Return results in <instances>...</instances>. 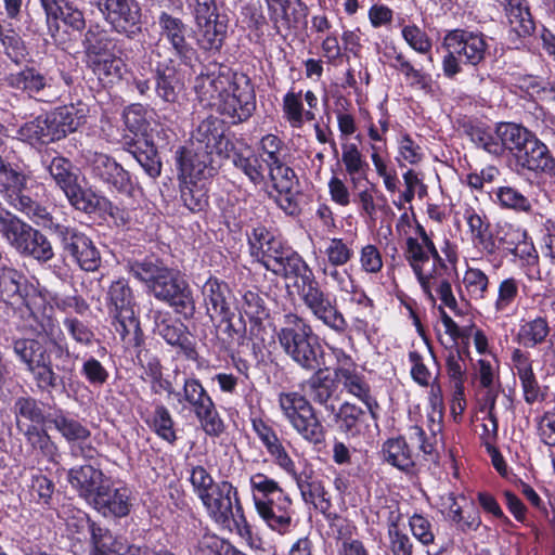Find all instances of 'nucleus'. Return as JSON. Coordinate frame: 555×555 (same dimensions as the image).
I'll list each match as a JSON object with an SVG mask.
<instances>
[{"label":"nucleus","mask_w":555,"mask_h":555,"mask_svg":"<svg viewBox=\"0 0 555 555\" xmlns=\"http://www.w3.org/2000/svg\"><path fill=\"white\" fill-rule=\"evenodd\" d=\"M194 90L201 102L215 107L231 125L248 120L256 109V95L248 78L227 65L210 62L193 67Z\"/></svg>","instance_id":"obj_1"},{"label":"nucleus","mask_w":555,"mask_h":555,"mask_svg":"<svg viewBox=\"0 0 555 555\" xmlns=\"http://www.w3.org/2000/svg\"><path fill=\"white\" fill-rule=\"evenodd\" d=\"M416 237H409L406 241V257L413 268L422 289L426 296L435 301L433 288L436 289L440 300L449 308L456 306L451 284L444 274L448 271L439 256L430 235L422 225L416 228Z\"/></svg>","instance_id":"obj_2"},{"label":"nucleus","mask_w":555,"mask_h":555,"mask_svg":"<svg viewBox=\"0 0 555 555\" xmlns=\"http://www.w3.org/2000/svg\"><path fill=\"white\" fill-rule=\"evenodd\" d=\"M250 255L266 270L284 280L299 284L313 273L306 260L281 238L275 237L264 227L253 228L248 233Z\"/></svg>","instance_id":"obj_3"},{"label":"nucleus","mask_w":555,"mask_h":555,"mask_svg":"<svg viewBox=\"0 0 555 555\" xmlns=\"http://www.w3.org/2000/svg\"><path fill=\"white\" fill-rule=\"evenodd\" d=\"M129 272L143 282L154 297L169 304L185 318L195 312V301L188 284L176 279L173 272L158 260L144 259L129 262Z\"/></svg>","instance_id":"obj_4"},{"label":"nucleus","mask_w":555,"mask_h":555,"mask_svg":"<svg viewBox=\"0 0 555 555\" xmlns=\"http://www.w3.org/2000/svg\"><path fill=\"white\" fill-rule=\"evenodd\" d=\"M283 142L274 134L262 137L259 142L257 156L266 166L270 185L279 207L288 216H296L300 211L298 203L297 177L282 157Z\"/></svg>","instance_id":"obj_5"},{"label":"nucleus","mask_w":555,"mask_h":555,"mask_svg":"<svg viewBox=\"0 0 555 555\" xmlns=\"http://www.w3.org/2000/svg\"><path fill=\"white\" fill-rule=\"evenodd\" d=\"M0 293L4 300H21L29 312L31 320H38L42 327L51 335L59 334L55 322L49 314L51 308L48 306L50 295L46 287L38 282H30L18 270L11 267L0 269Z\"/></svg>","instance_id":"obj_6"},{"label":"nucleus","mask_w":555,"mask_h":555,"mask_svg":"<svg viewBox=\"0 0 555 555\" xmlns=\"http://www.w3.org/2000/svg\"><path fill=\"white\" fill-rule=\"evenodd\" d=\"M276 336L283 351L297 365L307 371L319 370L322 347L311 325L302 317L293 312L284 314Z\"/></svg>","instance_id":"obj_7"},{"label":"nucleus","mask_w":555,"mask_h":555,"mask_svg":"<svg viewBox=\"0 0 555 555\" xmlns=\"http://www.w3.org/2000/svg\"><path fill=\"white\" fill-rule=\"evenodd\" d=\"M195 139L198 142L195 149L181 147L176 152L181 182H206L216 171L211 165V154L223 139L216 121L201 122Z\"/></svg>","instance_id":"obj_8"},{"label":"nucleus","mask_w":555,"mask_h":555,"mask_svg":"<svg viewBox=\"0 0 555 555\" xmlns=\"http://www.w3.org/2000/svg\"><path fill=\"white\" fill-rule=\"evenodd\" d=\"M3 153L4 149L0 143V192L12 208L29 220L47 224L50 221L47 207L26 194L27 186L33 181L30 173L23 164L8 162Z\"/></svg>","instance_id":"obj_9"},{"label":"nucleus","mask_w":555,"mask_h":555,"mask_svg":"<svg viewBox=\"0 0 555 555\" xmlns=\"http://www.w3.org/2000/svg\"><path fill=\"white\" fill-rule=\"evenodd\" d=\"M105 300L114 331L124 343L139 346L142 343V331L134 295L128 282L124 279L112 282Z\"/></svg>","instance_id":"obj_10"},{"label":"nucleus","mask_w":555,"mask_h":555,"mask_svg":"<svg viewBox=\"0 0 555 555\" xmlns=\"http://www.w3.org/2000/svg\"><path fill=\"white\" fill-rule=\"evenodd\" d=\"M201 502L208 517L218 526L240 535L249 533L238 490L230 481L217 482L215 490Z\"/></svg>","instance_id":"obj_11"},{"label":"nucleus","mask_w":555,"mask_h":555,"mask_svg":"<svg viewBox=\"0 0 555 555\" xmlns=\"http://www.w3.org/2000/svg\"><path fill=\"white\" fill-rule=\"evenodd\" d=\"M278 403L283 417L305 441L312 444L324 441V426L305 395L298 391H282L278 396Z\"/></svg>","instance_id":"obj_12"},{"label":"nucleus","mask_w":555,"mask_h":555,"mask_svg":"<svg viewBox=\"0 0 555 555\" xmlns=\"http://www.w3.org/2000/svg\"><path fill=\"white\" fill-rule=\"evenodd\" d=\"M175 399L178 412L194 413L207 435L218 437L223 433V421L211 397L197 378H185L182 390L175 393Z\"/></svg>","instance_id":"obj_13"},{"label":"nucleus","mask_w":555,"mask_h":555,"mask_svg":"<svg viewBox=\"0 0 555 555\" xmlns=\"http://www.w3.org/2000/svg\"><path fill=\"white\" fill-rule=\"evenodd\" d=\"M299 299L315 320L336 333H344L347 321L337 308L336 299L321 288L314 273L294 284Z\"/></svg>","instance_id":"obj_14"},{"label":"nucleus","mask_w":555,"mask_h":555,"mask_svg":"<svg viewBox=\"0 0 555 555\" xmlns=\"http://www.w3.org/2000/svg\"><path fill=\"white\" fill-rule=\"evenodd\" d=\"M87 173L95 182L129 197L133 196L137 184L130 172L112 156L96 151L87 150L81 154Z\"/></svg>","instance_id":"obj_15"},{"label":"nucleus","mask_w":555,"mask_h":555,"mask_svg":"<svg viewBox=\"0 0 555 555\" xmlns=\"http://www.w3.org/2000/svg\"><path fill=\"white\" fill-rule=\"evenodd\" d=\"M50 221L41 224L30 220L35 224L52 230L61 242L63 250L73 258L80 269L93 272L101 264L100 251L93 242L82 232L75 228L55 223L51 214L48 211Z\"/></svg>","instance_id":"obj_16"},{"label":"nucleus","mask_w":555,"mask_h":555,"mask_svg":"<svg viewBox=\"0 0 555 555\" xmlns=\"http://www.w3.org/2000/svg\"><path fill=\"white\" fill-rule=\"evenodd\" d=\"M13 352L26 365L39 389L50 390L56 387L57 375L53 371L51 356L40 341L16 339L13 343Z\"/></svg>","instance_id":"obj_17"},{"label":"nucleus","mask_w":555,"mask_h":555,"mask_svg":"<svg viewBox=\"0 0 555 555\" xmlns=\"http://www.w3.org/2000/svg\"><path fill=\"white\" fill-rule=\"evenodd\" d=\"M112 42L103 37H87L85 42L88 64L104 83L121 79L125 64L111 52Z\"/></svg>","instance_id":"obj_18"},{"label":"nucleus","mask_w":555,"mask_h":555,"mask_svg":"<svg viewBox=\"0 0 555 555\" xmlns=\"http://www.w3.org/2000/svg\"><path fill=\"white\" fill-rule=\"evenodd\" d=\"M373 408L376 410V416L371 418V411L365 413L359 406L345 402L340 405L336 420L338 427L347 436L356 437L362 435L369 442L374 441L379 435L377 424L378 418V403L373 402Z\"/></svg>","instance_id":"obj_19"},{"label":"nucleus","mask_w":555,"mask_h":555,"mask_svg":"<svg viewBox=\"0 0 555 555\" xmlns=\"http://www.w3.org/2000/svg\"><path fill=\"white\" fill-rule=\"evenodd\" d=\"M46 12L48 30L51 35L81 31L85 28L82 13L66 0H40Z\"/></svg>","instance_id":"obj_20"},{"label":"nucleus","mask_w":555,"mask_h":555,"mask_svg":"<svg viewBox=\"0 0 555 555\" xmlns=\"http://www.w3.org/2000/svg\"><path fill=\"white\" fill-rule=\"evenodd\" d=\"M131 491L111 478L89 504L104 517H125L130 512Z\"/></svg>","instance_id":"obj_21"},{"label":"nucleus","mask_w":555,"mask_h":555,"mask_svg":"<svg viewBox=\"0 0 555 555\" xmlns=\"http://www.w3.org/2000/svg\"><path fill=\"white\" fill-rule=\"evenodd\" d=\"M292 506V499L284 492L266 502H258V506L255 508L271 530L280 534H286L294 526Z\"/></svg>","instance_id":"obj_22"},{"label":"nucleus","mask_w":555,"mask_h":555,"mask_svg":"<svg viewBox=\"0 0 555 555\" xmlns=\"http://www.w3.org/2000/svg\"><path fill=\"white\" fill-rule=\"evenodd\" d=\"M48 294L50 295L48 306L51 308V312L49 314L51 315V319H53V321L55 322L56 327L59 330V334H55V336H51L42 327L41 323L38 320H31L33 325L35 331L38 332V334L44 335L48 338V340L54 346H56L62 353H66L68 356V348L66 345H64L65 335L60 326L57 318L55 317L54 309L57 308L59 310L66 313L73 310L78 314H83L88 309V305L82 298L77 296L59 297L56 294H53L50 291H48Z\"/></svg>","instance_id":"obj_23"},{"label":"nucleus","mask_w":555,"mask_h":555,"mask_svg":"<svg viewBox=\"0 0 555 555\" xmlns=\"http://www.w3.org/2000/svg\"><path fill=\"white\" fill-rule=\"evenodd\" d=\"M111 477L92 465L74 467L68 472V482L89 505Z\"/></svg>","instance_id":"obj_24"},{"label":"nucleus","mask_w":555,"mask_h":555,"mask_svg":"<svg viewBox=\"0 0 555 555\" xmlns=\"http://www.w3.org/2000/svg\"><path fill=\"white\" fill-rule=\"evenodd\" d=\"M517 164L534 173L555 171V158L548 147L534 134L525 145L524 150L516 156Z\"/></svg>","instance_id":"obj_25"},{"label":"nucleus","mask_w":555,"mask_h":555,"mask_svg":"<svg viewBox=\"0 0 555 555\" xmlns=\"http://www.w3.org/2000/svg\"><path fill=\"white\" fill-rule=\"evenodd\" d=\"M91 533V540L94 545L93 555H132L135 545H131L126 539L114 537L107 529L98 526L95 522H89L83 516Z\"/></svg>","instance_id":"obj_26"},{"label":"nucleus","mask_w":555,"mask_h":555,"mask_svg":"<svg viewBox=\"0 0 555 555\" xmlns=\"http://www.w3.org/2000/svg\"><path fill=\"white\" fill-rule=\"evenodd\" d=\"M336 384L341 386L343 390L360 399L371 411V418L376 416V410L373 408V400L370 396V386L358 366L345 370H334Z\"/></svg>","instance_id":"obj_27"},{"label":"nucleus","mask_w":555,"mask_h":555,"mask_svg":"<svg viewBox=\"0 0 555 555\" xmlns=\"http://www.w3.org/2000/svg\"><path fill=\"white\" fill-rule=\"evenodd\" d=\"M155 332L168 345L180 348L188 359H195L196 350L186 334V327L183 323L170 318L159 317L155 321Z\"/></svg>","instance_id":"obj_28"},{"label":"nucleus","mask_w":555,"mask_h":555,"mask_svg":"<svg viewBox=\"0 0 555 555\" xmlns=\"http://www.w3.org/2000/svg\"><path fill=\"white\" fill-rule=\"evenodd\" d=\"M202 295L211 319H225L230 312V289L228 285L216 278H209L202 287Z\"/></svg>","instance_id":"obj_29"},{"label":"nucleus","mask_w":555,"mask_h":555,"mask_svg":"<svg viewBox=\"0 0 555 555\" xmlns=\"http://www.w3.org/2000/svg\"><path fill=\"white\" fill-rule=\"evenodd\" d=\"M34 227L16 215L0 207V236L17 254L24 246Z\"/></svg>","instance_id":"obj_30"},{"label":"nucleus","mask_w":555,"mask_h":555,"mask_svg":"<svg viewBox=\"0 0 555 555\" xmlns=\"http://www.w3.org/2000/svg\"><path fill=\"white\" fill-rule=\"evenodd\" d=\"M13 414L16 426L24 431L27 425L37 426L46 422V415L42 403L28 395L17 397L14 400Z\"/></svg>","instance_id":"obj_31"},{"label":"nucleus","mask_w":555,"mask_h":555,"mask_svg":"<svg viewBox=\"0 0 555 555\" xmlns=\"http://www.w3.org/2000/svg\"><path fill=\"white\" fill-rule=\"evenodd\" d=\"M495 133L499 139V145H501V155L507 150L515 157L534 135L527 128L514 122L500 124L495 129Z\"/></svg>","instance_id":"obj_32"},{"label":"nucleus","mask_w":555,"mask_h":555,"mask_svg":"<svg viewBox=\"0 0 555 555\" xmlns=\"http://www.w3.org/2000/svg\"><path fill=\"white\" fill-rule=\"evenodd\" d=\"M195 20L203 35H225L228 25L217 14L216 0H196Z\"/></svg>","instance_id":"obj_33"},{"label":"nucleus","mask_w":555,"mask_h":555,"mask_svg":"<svg viewBox=\"0 0 555 555\" xmlns=\"http://www.w3.org/2000/svg\"><path fill=\"white\" fill-rule=\"evenodd\" d=\"M464 218L469 228L473 243L487 253H493L495 244L486 217L476 212L473 208H467L464 212Z\"/></svg>","instance_id":"obj_34"},{"label":"nucleus","mask_w":555,"mask_h":555,"mask_svg":"<svg viewBox=\"0 0 555 555\" xmlns=\"http://www.w3.org/2000/svg\"><path fill=\"white\" fill-rule=\"evenodd\" d=\"M253 429L258 439L266 448L268 454L271 456L273 463L278 465L284 457L288 455L285 447L279 438L275 430L261 418H254L251 421Z\"/></svg>","instance_id":"obj_35"},{"label":"nucleus","mask_w":555,"mask_h":555,"mask_svg":"<svg viewBox=\"0 0 555 555\" xmlns=\"http://www.w3.org/2000/svg\"><path fill=\"white\" fill-rule=\"evenodd\" d=\"M283 114L292 128L300 129L306 121L315 118L313 111L305 109L302 92L288 91L283 98Z\"/></svg>","instance_id":"obj_36"},{"label":"nucleus","mask_w":555,"mask_h":555,"mask_svg":"<svg viewBox=\"0 0 555 555\" xmlns=\"http://www.w3.org/2000/svg\"><path fill=\"white\" fill-rule=\"evenodd\" d=\"M7 85L13 89L22 90L30 96L37 94L46 86V78L34 68H24L21 70H11L4 77Z\"/></svg>","instance_id":"obj_37"},{"label":"nucleus","mask_w":555,"mask_h":555,"mask_svg":"<svg viewBox=\"0 0 555 555\" xmlns=\"http://www.w3.org/2000/svg\"><path fill=\"white\" fill-rule=\"evenodd\" d=\"M18 255L31 258L39 263H47L54 258V249L49 238L34 228Z\"/></svg>","instance_id":"obj_38"},{"label":"nucleus","mask_w":555,"mask_h":555,"mask_svg":"<svg viewBox=\"0 0 555 555\" xmlns=\"http://www.w3.org/2000/svg\"><path fill=\"white\" fill-rule=\"evenodd\" d=\"M232 163L255 185L270 184L266 166L257 154L250 153L248 155H244L243 153H234L232 156Z\"/></svg>","instance_id":"obj_39"},{"label":"nucleus","mask_w":555,"mask_h":555,"mask_svg":"<svg viewBox=\"0 0 555 555\" xmlns=\"http://www.w3.org/2000/svg\"><path fill=\"white\" fill-rule=\"evenodd\" d=\"M42 164L56 185L65 192L70 185L77 181V176L73 172L72 163L62 156H44Z\"/></svg>","instance_id":"obj_40"},{"label":"nucleus","mask_w":555,"mask_h":555,"mask_svg":"<svg viewBox=\"0 0 555 555\" xmlns=\"http://www.w3.org/2000/svg\"><path fill=\"white\" fill-rule=\"evenodd\" d=\"M335 389V378H332L328 375H322L321 372L312 375L302 385V390L307 396H309L314 402L321 405H325L326 408L327 402L332 398Z\"/></svg>","instance_id":"obj_41"},{"label":"nucleus","mask_w":555,"mask_h":555,"mask_svg":"<svg viewBox=\"0 0 555 555\" xmlns=\"http://www.w3.org/2000/svg\"><path fill=\"white\" fill-rule=\"evenodd\" d=\"M249 488L255 507L258 506V502H266L285 492L275 479L263 473L249 476Z\"/></svg>","instance_id":"obj_42"},{"label":"nucleus","mask_w":555,"mask_h":555,"mask_svg":"<svg viewBox=\"0 0 555 555\" xmlns=\"http://www.w3.org/2000/svg\"><path fill=\"white\" fill-rule=\"evenodd\" d=\"M55 429L66 439L67 442H85L89 439L91 433L80 422L68 417L65 414L57 413L50 420Z\"/></svg>","instance_id":"obj_43"},{"label":"nucleus","mask_w":555,"mask_h":555,"mask_svg":"<svg viewBox=\"0 0 555 555\" xmlns=\"http://www.w3.org/2000/svg\"><path fill=\"white\" fill-rule=\"evenodd\" d=\"M27 443L34 451L46 457L50 462H54L57 456V447L51 440L46 430L39 429L37 426L27 425L23 431Z\"/></svg>","instance_id":"obj_44"},{"label":"nucleus","mask_w":555,"mask_h":555,"mask_svg":"<svg viewBox=\"0 0 555 555\" xmlns=\"http://www.w3.org/2000/svg\"><path fill=\"white\" fill-rule=\"evenodd\" d=\"M324 261L320 266L341 267L346 264L353 256V250L348 242L343 238H328L322 250Z\"/></svg>","instance_id":"obj_45"},{"label":"nucleus","mask_w":555,"mask_h":555,"mask_svg":"<svg viewBox=\"0 0 555 555\" xmlns=\"http://www.w3.org/2000/svg\"><path fill=\"white\" fill-rule=\"evenodd\" d=\"M206 182H181V199L193 211H202L208 205Z\"/></svg>","instance_id":"obj_46"},{"label":"nucleus","mask_w":555,"mask_h":555,"mask_svg":"<svg viewBox=\"0 0 555 555\" xmlns=\"http://www.w3.org/2000/svg\"><path fill=\"white\" fill-rule=\"evenodd\" d=\"M64 194L72 206L87 214L95 211L100 207L102 199L93 191L82 189L77 181H75Z\"/></svg>","instance_id":"obj_47"},{"label":"nucleus","mask_w":555,"mask_h":555,"mask_svg":"<svg viewBox=\"0 0 555 555\" xmlns=\"http://www.w3.org/2000/svg\"><path fill=\"white\" fill-rule=\"evenodd\" d=\"M550 333L547 322L542 318L522 324L518 332V341L524 347L532 348L541 344Z\"/></svg>","instance_id":"obj_48"},{"label":"nucleus","mask_w":555,"mask_h":555,"mask_svg":"<svg viewBox=\"0 0 555 555\" xmlns=\"http://www.w3.org/2000/svg\"><path fill=\"white\" fill-rule=\"evenodd\" d=\"M384 459L400 470H406L413 465L411 451L406 442L401 438L389 439L387 441Z\"/></svg>","instance_id":"obj_49"},{"label":"nucleus","mask_w":555,"mask_h":555,"mask_svg":"<svg viewBox=\"0 0 555 555\" xmlns=\"http://www.w3.org/2000/svg\"><path fill=\"white\" fill-rule=\"evenodd\" d=\"M156 435L169 443H173L177 439L173 429V421L168 409L162 404L154 410L151 421H147Z\"/></svg>","instance_id":"obj_50"},{"label":"nucleus","mask_w":555,"mask_h":555,"mask_svg":"<svg viewBox=\"0 0 555 555\" xmlns=\"http://www.w3.org/2000/svg\"><path fill=\"white\" fill-rule=\"evenodd\" d=\"M57 115L62 118L69 133L75 132L80 126L87 121L89 108L87 104L78 102L76 104L65 105L55 108Z\"/></svg>","instance_id":"obj_51"},{"label":"nucleus","mask_w":555,"mask_h":555,"mask_svg":"<svg viewBox=\"0 0 555 555\" xmlns=\"http://www.w3.org/2000/svg\"><path fill=\"white\" fill-rule=\"evenodd\" d=\"M276 466L293 478L300 493L305 491L310 486V483L317 481V479L313 478L312 467L305 463L304 468L301 470H297L295 462L292 460L289 454L284 457Z\"/></svg>","instance_id":"obj_52"},{"label":"nucleus","mask_w":555,"mask_h":555,"mask_svg":"<svg viewBox=\"0 0 555 555\" xmlns=\"http://www.w3.org/2000/svg\"><path fill=\"white\" fill-rule=\"evenodd\" d=\"M131 154L150 178L156 179L160 175L162 162L153 145H149L146 142L144 150L135 149L131 151Z\"/></svg>","instance_id":"obj_53"},{"label":"nucleus","mask_w":555,"mask_h":555,"mask_svg":"<svg viewBox=\"0 0 555 555\" xmlns=\"http://www.w3.org/2000/svg\"><path fill=\"white\" fill-rule=\"evenodd\" d=\"M23 0H3L7 16L0 17V35L24 33L26 29L20 21ZM31 31L30 29H27Z\"/></svg>","instance_id":"obj_54"},{"label":"nucleus","mask_w":555,"mask_h":555,"mask_svg":"<svg viewBox=\"0 0 555 555\" xmlns=\"http://www.w3.org/2000/svg\"><path fill=\"white\" fill-rule=\"evenodd\" d=\"M181 85L172 68H166L157 73L156 91L166 102H175Z\"/></svg>","instance_id":"obj_55"},{"label":"nucleus","mask_w":555,"mask_h":555,"mask_svg":"<svg viewBox=\"0 0 555 555\" xmlns=\"http://www.w3.org/2000/svg\"><path fill=\"white\" fill-rule=\"evenodd\" d=\"M102 13H114L126 20L133 18L139 12L135 0H90Z\"/></svg>","instance_id":"obj_56"},{"label":"nucleus","mask_w":555,"mask_h":555,"mask_svg":"<svg viewBox=\"0 0 555 555\" xmlns=\"http://www.w3.org/2000/svg\"><path fill=\"white\" fill-rule=\"evenodd\" d=\"M495 196L503 207L524 212H529L531 210V203L529 199L514 188L501 186L496 190Z\"/></svg>","instance_id":"obj_57"},{"label":"nucleus","mask_w":555,"mask_h":555,"mask_svg":"<svg viewBox=\"0 0 555 555\" xmlns=\"http://www.w3.org/2000/svg\"><path fill=\"white\" fill-rule=\"evenodd\" d=\"M241 310L251 321L260 322L268 317V310L263 298L256 292L244 293L241 302Z\"/></svg>","instance_id":"obj_58"},{"label":"nucleus","mask_w":555,"mask_h":555,"mask_svg":"<svg viewBox=\"0 0 555 555\" xmlns=\"http://www.w3.org/2000/svg\"><path fill=\"white\" fill-rule=\"evenodd\" d=\"M511 33L514 35H531L533 31V22L528 9L522 5L517 8H506Z\"/></svg>","instance_id":"obj_59"},{"label":"nucleus","mask_w":555,"mask_h":555,"mask_svg":"<svg viewBox=\"0 0 555 555\" xmlns=\"http://www.w3.org/2000/svg\"><path fill=\"white\" fill-rule=\"evenodd\" d=\"M468 135L478 147L483 149L489 154L501 155V145H499L495 132L493 133L479 126H472L468 130Z\"/></svg>","instance_id":"obj_60"},{"label":"nucleus","mask_w":555,"mask_h":555,"mask_svg":"<svg viewBox=\"0 0 555 555\" xmlns=\"http://www.w3.org/2000/svg\"><path fill=\"white\" fill-rule=\"evenodd\" d=\"M446 366L448 376L453 380L454 388H456L457 395H463L465 369L464 360L459 349L450 350L447 359Z\"/></svg>","instance_id":"obj_61"},{"label":"nucleus","mask_w":555,"mask_h":555,"mask_svg":"<svg viewBox=\"0 0 555 555\" xmlns=\"http://www.w3.org/2000/svg\"><path fill=\"white\" fill-rule=\"evenodd\" d=\"M457 50L460 56H464L470 64H477L483 56L486 43L482 37H460Z\"/></svg>","instance_id":"obj_62"},{"label":"nucleus","mask_w":555,"mask_h":555,"mask_svg":"<svg viewBox=\"0 0 555 555\" xmlns=\"http://www.w3.org/2000/svg\"><path fill=\"white\" fill-rule=\"evenodd\" d=\"M300 494L306 503L312 504L322 513H325L331 507L330 494L320 480L310 483V486Z\"/></svg>","instance_id":"obj_63"},{"label":"nucleus","mask_w":555,"mask_h":555,"mask_svg":"<svg viewBox=\"0 0 555 555\" xmlns=\"http://www.w3.org/2000/svg\"><path fill=\"white\" fill-rule=\"evenodd\" d=\"M235 546L216 534H204L198 541L202 555H229Z\"/></svg>","instance_id":"obj_64"}]
</instances>
